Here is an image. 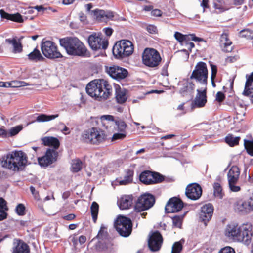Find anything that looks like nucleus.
I'll return each mask as SVG.
<instances>
[{
  "label": "nucleus",
  "instance_id": "nucleus-39",
  "mask_svg": "<svg viewBox=\"0 0 253 253\" xmlns=\"http://www.w3.org/2000/svg\"><path fill=\"white\" fill-rule=\"evenodd\" d=\"M91 214L94 223H96L97 220L99 205L96 202H93L90 207Z\"/></svg>",
  "mask_w": 253,
  "mask_h": 253
},
{
  "label": "nucleus",
  "instance_id": "nucleus-57",
  "mask_svg": "<svg viewBox=\"0 0 253 253\" xmlns=\"http://www.w3.org/2000/svg\"><path fill=\"white\" fill-rule=\"evenodd\" d=\"M225 98V94L221 91H218L216 94V100L218 102H222Z\"/></svg>",
  "mask_w": 253,
  "mask_h": 253
},
{
  "label": "nucleus",
  "instance_id": "nucleus-62",
  "mask_svg": "<svg viewBox=\"0 0 253 253\" xmlns=\"http://www.w3.org/2000/svg\"><path fill=\"white\" fill-rule=\"evenodd\" d=\"M190 41H194L195 42H206L203 38L197 37L194 34H190Z\"/></svg>",
  "mask_w": 253,
  "mask_h": 253
},
{
  "label": "nucleus",
  "instance_id": "nucleus-42",
  "mask_svg": "<svg viewBox=\"0 0 253 253\" xmlns=\"http://www.w3.org/2000/svg\"><path fill=\"white\" fill-rule=\"evenodd\" d=\"M244 145L247 153L251 156H253V139L251 140L245 139Z\"/></svg>",
  "mask_w": 253,
  "mask_h": 253
},
{
  "label": "nucleus",
  "instance_id": "nucleus-36",
  "mask_svg": "<svg viewBox=\"0 0 253 253\" xmlns=\"http://www.w3.org/2000/svg\"><path fill=\"white\" fill-rule=\"evenodd\" d=\"M113 244L110 242H98L95 245V249L98 252H102L106 251L109 249L112 248Z\"/></svg>",
  "mask_w": 253,
  "mask_h": 253
},
{
  "label": "nucleus",
  "instance_id": "nucleus-20",
  "mask_svg": "<svg viewBox=\"0 0 253 253\" xmlns=\"http://www.w3.org/2000/svg\"><path fill=\"white\" fill-rule=\"evenodd\" d=\"M93 16L99 22L107 23L109 20H113L114 17V13L111 11L96 9L91 11Z\"/></svg>",
  "mask_w": 253,
  "mask_h": 253
},
{
  "label": "nucleus",
  "instance_id": "nucleus-1",
  "mask_svg": "<svg viewBox=\"0 0 253 253\" xmlns=\"http://www.w3.org/2000/svg\"><path fill=\"white\" fill-rule=\"evenodd\" d=\"M87 93L96 100L105 101L112 96L113 88L106 80L97 79L90 82L86 86Z\"/></svg>",
  "mask_w": 253,
  "mask_h": 253
},
{
  "label": "nucleus",
  "instance_id": "nucleus-23",
  "mask_svg": "<svg viewBox=\"0 0 253 253\" xmlns=\"http://www.w3.org/2000/svg\"><path fill=\"white\" fill-rule=\"evenodd\" d=\"M115 98L118 104H123L126 102L128 98V91L127 89L122 88L119 84H114Z\"/></svg>",
  "mask_w": 253,
  "mask_h": 253
},
{
  "label": "nucleus",
  "instance_id": "nucleus-13",
  "mask_svg": "<svg viewBox=\"0 0 253 253\" xmlns=\"http://www.w3.org/2000/svg\"><path fill=\"white\" fill-rule=\"evenodd\" d=\"M105 72L113 79L120 82L125 80L128 76V71L117 65L105 67Z\"/></svg>",
  "mask_w": 253,
  "mask_h": 253
},
{
  "label": "nucleus",
  "instance_id": "nucleus-50",
  "mask_svg": "<svg viewBox=\"0 0 253 253\" xmlns=\"http://www.w3.org/2000/svg\"><path fill=\"white\" fill-rule=\"evenodd\" d=\"M213 7L216 10V12L217 13L222 12L225 10L224 6L219 1L214 2Z\"/></svg>",
  "mask_w": 253,
  "mask_h": 253
},
{
  "label": "nucleus",
  "instance_id": "nucleus-26",
  "mask_svg": "<svg viewBox=\"0 0 253 253\" xmlns=\"http://www.w3.org/2000/svg\"><path fill=\"white\" fill-rule=\"evenodd\" d=\"M29 245L21 239H16L12 248V253H30Z\"/></svg>",
  "mask_w": 253,
  "mask_h": 253
},
{
  "label": "nucleus",
  "instance_id": "nucleus-25",
  "mask_svg": "<svg viewBox=\"0 0 253 253\" xmlns=\"http://www.w3.org/2000/svg\"><path fill=\"white\" fill-rule=\"evenodd\" d=\"M219 44L222 50L225 52H230L233 48L231 46L232 42L229 38L227 31H224L221 35L219 39Z\"/></svg>",
  "mask_w": 253,
  "mask_h": 253
},
{
  "label": "nucleus",
  "instance_id": "nucleus-64",
  "mask_svg": "<svg viewBox=\"0 0 253 253\" xmlns=\"http://www.w3.org/2000/svg\"><path fill=\"white\" fill-rule=\"evenodd\" d=\"M80 20L84 24L87 23V16L83 12H80L79 13Z\"/></svg>",
  "mask_w": 253,
  "mask_h": 253
},
{
  "label": "nucleus",
  "instance_id": "nucleus-54",
  "mask_svg": "<svg viewBox=\"0 0 253 253\" xmlns=\"http://www.w3.org/2000/svg\"><path fill=\"white\" fill-rule=\"evenodd\" d=\"M106 229V228L104 226H102L98 232L97 237L99 239H102L103 237H106L108 234Z\"/></svg>",
  "mask_w": 253,
  "mask_h": 253
},
{
  "label": "nucleus",
  "instance_id": "nucleus-6",
  "mask_svg": "<svg viewBox=\"0 0 253 253\" xmlns=\"http://www.w3.org/2000/svg\"><path fill=\"white\" fill-rule=\"evenodd\" d=\"M114 227L122 237H128L132 231V222L131 219L123 215H119L114 222Z\"/></svg>",
  "mask_w": 253,
  "mask_h": 253
},
{
  "label": "nucleus",
  "instance_id": "nucleus-37",
  "mask_svg": "<svg viewBox=\"0 0 253 253\" xmlns=\"http://www.w3.org/2000/svg\"><path fill=\"white\" fill-rule=\"evenodd\" d=\"M240 137H233L232 134H228L225 138V141L230 147H234L239 144Z\"/></svg>",
  "mask_w": 253,
  "mask_h": 253
},
{
  "label": "nucleus",
  "instance_id": "nucleus-16",
  "mask_svg": "<svg viewBox=\"0 0 253 253\" xmlns=\"http://www.w3.org/2000/svg\"><path fill=\"white\" fill-rule=\"evenodd\" d=\"M253 236V226L251 223H247L240 226L238 242L248 245L251 243Z\"/></svg>",
  "mask_w": 253,
  "mask_h": 253
},
{
  "label": "nucleus",
  "instance_id": "nucleus-31",
  "mask_svg": "<svg viewBox=\"0 0 253 253\" xmlns=\"http://www.w3.org/2000/svg\"><path fill=\"white\" fill-rule=\"evenodd\" d=\"M134 170L130 169H126L125 170L124 179L118 181L121 185H126L132 183L134 175Z\"/></svg>",
  "mask_w": 253,
  "mask_h": 253
},
{
  "label": "nucleus",
  "instance_id": "nucleus-41",
  "mask_svg": "<svg viewBox=\"0 0 253 253\" xmlns=\"http://www.w3.org/2000/svg\"><path fill=\"white\" fill-rule=\"evenodd\" d=\"M83 163L79 159L72 160L71 170L73 172H78L82 169Z\"/></svg>",
  "mask_w": 253,
  "mask_h": 253
},
{
  "label": "nucleus",
  "instance_id": "nucleus-40",
  "mask_svg": "<svg viewBox=\"0 0 253 253\" xmlns=\"http://www.w3.org/2000/svg\"><path fill=\"white\" fill-rule=\"evenodd\" d=\"M58 116V114L47 115L41 114L37 117L36 121L38 122H48L57 118Z\"/></svg>",
  "mask_w": 253,
  "mask_h": 253
},
{
  "label": "nucleus",
  "instance_id": "nucleus-51",
  "mask_svg": "<svg viewBox=\"0 0 253 253\" xmlns=\"http://www.w3.org/2000/svg\"><path fill=\"white\" fill-rule=\"evenodd\" d=\"M22 126H17L11 128L10 129L9 132H8L9 137L14 136L17 134L19 133V132L22 129Z\"/></svg>",
  "mask_w": 253,
  "mask_h": 253
},
{
  "label": "nucleus",
  "instance_id": "nucleus-30",
  "mask_svg": "<svg viewBox=\"0 0 253 253\" xmlns=\"http://www.w3.org/2000/svg\"><path fill=\"white\" fill-rule=\"evenodd\" d=\"M42 144L45 146L51 147L55 150L60 146V141L56 137L53 136H45L41 139Z\"/></svg>",
  "mask_w": 253,
  "mask_h": 253
},
{
  "label": "nucleus",
  "instance_id": "nucleus-44",
  "mask_svg": "<svg viewBox=\"0 0 253 253\" xmlns=\"http://www.w3.org/2000/svg\"><path fill=\"white\" fill-rule=\"evenodd\" d=\"M175 38L179 42H182L184 41L188 42L190 41V34L189 35H183L179 32H176L174 35Z\"/></svg>",
  "mask_w": 253,
  "mask_h": 253
},
{
  "label": "nucleus",
  "instance_id": "nucleus-10",
  "mask_svg": "<svg viewBox=\"0 0 253 253\" xmlns=\"http://www.w3.org/2000/svg\"><path fill=\"white\" fill-rule=\"evenodd\" d=\"M165 176L156 171L146 170L139 175V180L145 185H153L161 183L165 180Z\"/></svg>",
  "mask_w": 253,
  "mask_h": 253
},
{
  "label": "nucleus",
  "instance_id": "nucleus-53",
  "mask_svg": "<svg viewBox=\"0 0 253 253\" xmlns=\"http://www.w3.org/2000/svg\"><path fill=\"white\" fill-rule=\"evenodd\" d=\"M218 253H236L234 249L230 247L226 246L221 248Z\"/></svg>",
  "mask_w": 253,
  "mask_h": 253
},
{
  "label": "nucleus",
  "instance_id": "nucleus-9",
  "mask_svg": "<svg viewBox=\"0 0 253 253\" xmlns=\"http://www.w3.org/2000/svg\"><path fill=\"white\" fill-rule=\"evenodd\" d=\"M41 50L43 54L47 58L55 59L63 57L55 43L51 41L42 42Z\"/></svg>",
  "mask_w": 253,
  "mask_h": 253
},
{
  "label": "nucleus",
  "instance_id": "nucleus-4",
  "mask_svg": "<svg viewBox=\"0 0 253 253\" xmlns=\"http://www.w3.org/2000/svg\"><path fill=\"white\" fill-rule=\"evenodd\" d=\"M107 139L105 131L97 127H91L84 130L80 140L84 143L98 146L103 144Z\"/></svg>",
  "mask_w": 253,
  "mask_h": 253
},
{
  "label": "nucleus",
  "instance_id": "nucleus-59",
  "mask_svg": "<svg viewBox=\"0 0 253 253\" xmlns=\"http://www.w3.org/2000/svg\"><path fill=\"white\" fill-rule=\"evenodd\" d=\"M3 209L5 210H8L7 202L3 198L0 197V210Z\"/></svg>",
  "mask_w": 253,
  "mask_h": 253
},
{
  "label": "nucleus",
  "instance_id": "nucleus-52",
  "mask_svg": "<svg viewBox=\"0 0 253 253\" xmlns=\"http://www.w3.org/2000/svg\"><path fill=\"white\" fill-rule=\"evenodd\" d=\"M11 83V87H20L28 85L27 83L23 81H12Z\"/></svg>",
  "mask_w": 253,
  "mask_h": 253
},
{
  "label": "nucleus",
  "instance_id": "nucleus-3",
  "mask_svg": "<svg viewBox=\"0 0 253 253\" xmlns=\"http://www.w3.org/2000/svg\"><path fill=\"white\" fill-rule=\"evenodd\" d=\"M28 158L22 151H14L3 156L0 160L2 167L14 171L22 170L27 165Z\"/></svg>",
  "mask_w": 253,
  "mask_h": 253
},
{
  "label": "nucleus",
  "instance_id": "nucleus-34",
  "mask_svg": "<svg viewBox=\"0 0 253 253\" xmlns=\"http://www.w3.org/2000/svg\"><path fill=\"white\" fill-rule=\"evenodd\" d=\"M247 81L243 92L244 95H249L251 94V89H253V72L248 76L246 75Z\"/></svg>",
  "mask_w": 253,
  "mask_h": 253
},
{
  "label": "nucleus",
  "instance_id": "nucleus-32",
  "mask_svg": "<svg viewBox=\"0 0 253 253\" xmlns=\"http://www.w3.org/2000/svg\"><path fill=\"white\" fill-rule=\"evenodd\" d=\"M100 120L102 125L107 129L110 128L112 126H114L115 124V120L112 115H103L101 116Z\"/></svg>",
  "mask_w": 253,
  "mask_h": 253
},
{
  "label": "nucleus",
  "instance_id": "nucleus-48",
  "mask_svg": "<svg viewBox=\"0 0 253 253\" xmlns=\"http://www.w3.org/2000/svg\"><path fill=\"white\" fill-rule=\"evenodd\" d=\"M15 211L19 216H23L26 214V208L23 204H18L16 207Z\"/></svg>",
  "mask_w": 253,
  "mask_h": 253
},
{
  "label": "nucleus",
  "instance_id": "nucleus-56",
  "mask_svg": "<svg viewBox=\"0 0 253 253\" xmlns=\"http://www.w3.org/2000/svg\"><path fill=\"white\" fill-rule=\"evenodd\" d=\"M239 59V56L237 55L234 56H228L226 58L225 61L227 63H232L236 62Z\"/></svg>",
  "mask_w": 253,
  "mask_h": 253
},
{
  "label": "nucleus",
  "instance_id": "nucleus-63",
  "mask_svg": "<svg viewBox=\"0 0 253 253\" xmlns=\"http://www.w3.org/2000/svg\"><path fill=\"white\" fill-rule=\"evenodd\" d=\"M7 211L4 209L0 210V221H2L7 218L8 215Z\"/></svg>",
  "mask_w": 253,
  "mask_h": 253
},
{
  "label": "nucleus",
  "instance_id": "nucleus-58",
  "mask_svg": "<svg viewBox=\"0 0 253 253\" xmlns=\"http://www.w3.org/2000/svg\"><path fill=\"white\" fill-rule=\"evenodd\" d=\"M147 31L150 34H156L157 33V28L154 25H149L146 28Z\"/></svg>",
  "mask_w": 253,
  "mask_h": 253
},
{
  "label": "nucleus",
  "instance_id": "nucleus-21",
  "mask_svg": "<svg viewBox=\"0 0 253 253\" xmlns=\"http://www.w3.org/2000/svg\"><path fill=\"white\" fill-rule=\"evenodd\" d=\"M213 206L211 203L206 204L201 209L200 212V219L205 225L211 219L213 213Z\"/></svg>",
  "mask_w": 253,
  "mask_h": 253
},
{
  "label": "nucleus",
  "instance_id": "nucleus-19",
  "mask_svg": "<svg viewBox=\"0 0 253 253\" xmlns=\"http://www.w3.org/2000/svg\"><path fill=\"white\" fill-rule=\"evenodd\" d=\"M202 194V189L200 185L194 183L188 185L185 191L186 196L192 200H196L200 198Z\"/></svg>",
  "mask_w": 253,
  "mask_h": 253
},
{
  "label": "nucleus",
  "instance_id": "nucleus-45",
  "mask_svg": "<svg viewBox=\"0 0 253 253\" xmlns=\"http://www.w3.org/2000/svg\"><path fill=\"white\" fill-rule=\"evenodd\" d=\"M116 126L117 127V130L120 132H126V125L125 122L122 120H115V124L114 126Z\"/></svg>",
  "mask_w": 253,
  "mask_h": 253
},
{
  "label": "nucleus",
  "instance_id": "nucleus-22",
  "mask_svg": "<svg viewBox=\"0 0 253 253\" xmlns=\"http://www.w3.org/2000/svg\"><path fill=\"white\" fill-rule=\"evenodd\" d=\"M233 209L235 212L242 214H248L251 212V208L248 200L238 199L233 204Z\"/></svg>",
  "mask_w": 253,
  "mask_h": 253
},
{
  "label": "nucleus",
  "instance_id": "nucleus-33",
  "mask_svg": "<svg viewBox=\"0 0 253 253\" xmlns=\"http://www.w3.org/2000/svg\"><path fill=\"white\" fill-rule=\"evenodd\" d=\"M5 42L13 46L12 52L14 53H18L22 51L23 46L20 42H18L15 38L12 39H6Z\"/></svg>",
  "mask_w": 253,
  "mask_h": 253
},
{
  "label": "nucleus",
  "instance_id": "nucleus-27",
  "mask_svg": "<svg viewBox=\"0 0 253 253\" xmlns=\"http://www.w3.org/2000/svg\"><path fill=\"white\" fill-rule=\"evenodd\" d=\"M181 87L179 89V93L182 96L191 95L195 88V84L189 79H184L181 82Z\"/></svg>",
  "mask_w": 253,
  "mask_h": 253
},
{
  "label": "nucleus",
  "instance_id": "nucleus-2",
  "mask_svg": "<svg viewBox=\"0 0 253 253\" xmlns=\"http://www.w3.org/2000/svg\"><path fill=\"white\" fill-rule=\"evenodd\" d=\"M60 45L70 56L85 57L89 55L85 44L76 37H66L59 39Z\"/></svg>",
  "mask_w": 253,
  "mask_h": 253
},
{
  "label": "nucleus",
  "instance_id": "nucleus-55",
  "mask_svg": "<svg viewBox=\"0 0 253 253\" xmlns=\"http://www.w3.org/2000/svg\"><path fill=\"white\" fill-rule=\"evenodd\" d=\"M210 66L211 68V78H216L217 73V67L216 65L213 64H211Z\"/></svg>",
  "mask_w": 253,
  "mask_h": 253
},
{
  "label": "nucleus",
  "instance_id": "nucleus-18",
  "mask_svg": "<svg viewBox=\"0 0 253 253\" xmlns=\"http://www.w3.org/2000/svg\"><path fill=\"white\" fill-rule=\"evenodd\" d=\"M183 207V202L179 198L173 197L169 199L165 206V211L167 213L177 212Z\"/></svg>",
  "mask_w": 253,
  "mask_h": 253
},
{
  "label": "nucleus",
  "instance_id": "nucleus-35",
  "mask_svg": "<svg viewBox=\"0 0 253 253\" xmlns=\"http://www.w3.org/2000/svg\"><path fill=\"white\" fill-rule=\"evenodd\" d=\"M28 59L31 61H43L44 59L40 51L37 48H35L32 52L28 55Z\"/></svg>",
  "mask_w": 253,
  "mask_h": 253
},
{
  "label": "nucleus",
  "instance_id": "nucleus-15",
  "mask_svg": "<svg viewBox=\"0 0 253 253\" xmlns=\"http://www.w3.org/2000/svg\"><path fill=\"white\" fill-rule=\"evenodd\" d=\"M58 156V153L56 150L48 148L44 156L38 158V162L41 166L47 167L55 162Z\"/></svg>",
  "mask_w": 253,
  "mask_h": 253
},
{
  "label": "nucleus",
  "instance_id": "nucleus-28",
  "mask_svg": "<svg viewBox=\"0 0 253 253\" xmlns=\"http://www.w3.org/2000/svg\"><path fill=\"white\" fill-rule=\"evenodd\" d=\"M197 94L194 101V105L198 108L203 107L207 102V86H205L203 90L197 89Z\"/></svg>",
  "mask_w": 253,
  "mask_h": 253
},
{
  "label": "nucleus",
  "instance_id": "nucleus-49",
  "mask_svg": "<svg viewBox=\"0 0 253 253\" xmlns=\"http://www.w3.org/2000/svg\"><path fill=\"white\" fill-rule=\"evenodd\" d=\"M126 137V132H120V133H114L112 137V141L117 140H123Z\"/></svg>",
  "mask_w": 253,
  "mask_h": 253
},
{
  "label": "nucleus",
  "instance_id": "nucleus-38",
  "mask_svg": "<svg viewBox=\"0 0 253 253\" xmlns=\"http://www.w3.org/2000/svg\"><path fill=\"white\" fill-rule=\"evenodd\" d=\"M213 187L214 195L219 199H222L224 195V193L223 192L222 187L221 184L218 182H215L213 184Z\"/></svg>",
  "mask_w": 253,
  "mask_h": 253
},
{
  "label": "nucleus",
  "instance_id": "nucleus-61",
  "mask_svg": "<svg viewBox=\"0 0 253 253\" xmlns=\"http://www.w3.org/2000/svg\"><path fill=\"white\" fill-rule=\"evenodd\" d=\"M30 189L35 198L37 200H39L40 196L39 192L36 190L35 188L33 186H31L30 187Z\"/></svg>",
  "mask_w": 253,
  "mask_h": 253
},
{
  "label": "nucleus",
  "instance_id": "nucleus-24",
  "mask_svg": "<svg viewBox=\"0 0 253 253\" xmlns=\"http://www.w3.org/2000/svg\"><path fill=\"white\" fill-rule=\"evenodd\" d=\"M240 226L235 223L230 224L227 225L225 235L234 241L238 242L240 234Z\"/></svg>",
  "mask_w": 253,
  "mask_h": 253
},
{
  "label": "nucleus",
  "instance_id": "nucleus-60",
  "mask_svg": "<svg viewBox=\"0 0 253 253\" xmlns=\"http://www.w3.org/2000/svg\"><path fill=\"white\" fill-rule=\"evenodd\" d=\"M0 137L2 138L9 137V133L4 129V126H3L0 128Z\"/></svg>",
  "mask_w": 253,
  "mask_h": 253
},
{
  "label": "nucleus",
  "instance_id": "nucleus-7",
  "mask_svg": "<svg viewBox=\"0 0 253 253\" xmlns=\"http://www.w3.org/2000/svg\"><path fill=\"white\" fill-rule=\"evenodd\" d=\"M208 78V70L207 64L202 61L198 62L190 76V79L194 80L205 86H207Z\"/></svg>",
  "mask_w": 253,
  "mask_h": 253
},
{
  "label": "nucleus",
  "instance_id": "nucleus-12",
  "mask_svg": "<svg viewBox=\"0 0 253 253\" xmlns=\"http://www.w3.org/2000/svg\"><path fill=\"white\" fill-rule=\"evenodd\" d=\"M88 43L90 47L94 51L105 50L108 45V41L103 39L101 34L96 33H93L89 36Z\"/></svg>",
  "mask_w": 253,
  "mask_h": 253
},
{
  "label": "nucleus",
  "instance_id": "nucleus-17",
  "mask_svg": "<svg viewBox=\"0 0 253 253\" xmlns=\"http://www.w3.org/2000/svg\"><path fill=\"white\" fill-rule=\"evenodd\" d=\"M163 238L162 234L158 231H155L150 235L148 246L149 249L152 252L159 251L162 246Z\"/></svg>",
  "mask_w": 253,
  "mask_h": 253
},
{
  "label": "nucleus",
  "instance_id": "nucleus-8",
  "mask_svg": "<svg viewBox=\"0 0 253 253\" xmlns=\"http://www.w3.org/2000/svg\"><path fill=\"white\" fill-rule=\"evenodd\" d=\"M142 58L143 64L151 68L158 67L162 60L159 52L156 49L151 48L144 49Z\"/></svg>",
  "mask_w": 253,
  "mask_h": 253
},
{
  "label": "nucleus",
  "instance_id": "nucleus-11",
  "mask_svg": "<svg viewBox=\"0 0 253 253\" xmlns=\"http://www.w3.org/2000/svg\"><path fill=\"white\" fill-rule=\"evenodd\" d=\"M155 202L154 196L151 194L145 193L139 196L135 205V210L141 212L151 208Z\"/></svg>",
  "mask_w": 253,
  "mask_h": 253
},
{
  "label": "nucleus",
  "instance_id": "nucleus-46",
  "mask_svg": "<svg viewBox=\"0 0 253 253\" xmlns=\"http://www.w3.org/2000/svg\"><path fill=\"white\" fill-rule=\"evenodd\" d=\"M9 20L17 23H22L23 22L22 15L18 12L15 14H10Z\"/></svg>",
  "mask_w": 253,
  "mask_h": 253
},
{
  "label": "nucleus",
  "instance_id": "nucleus-5",
  "mask_svg": "<svg viewBox=\"0 0 253 253\" xmlns=\"http://www.w3.org/2000/svg\"><path fill=\"white\" fill-rule=\"evenodd\" d=\"M134 51L133 43L129 40L118 41L113 48V53L118 58H123L131 55Z\"/></svg>",
  "mask_w": 253,
  "mask_h": 253
},
{
  "label": "nucleus",
  "instance_id": "nucleus-47",
  "mask_svg": "<svg viewBox=\"0 0 253 253\" xmlns=\"http://www.w3.org/2000/svg\"><path fill=\"white\" fill-rule=\"evenodd\" d=\"M182 249L183 246L180 241L175 242L172 247L171 253H180Z\"/></svg>",
  "mask_w": 253,
  "mask_h": 253
},
{
  "label": "nucleus",
  "instance_id": "nucleus-29",
  "mask_svg": "<svg viewBox=\"0 0 253 253\" xmlns=\"http://www.w3.org/2000/svg\"><path fill=\"white\" fill-rule=\"evenodd\" d=\"M133 197L132 195L122 196L118 201L119 207L121 210L129 209L132 206Z\"/></svg>",
  "mask_w": 253,
  "mask_h": 253
},
{
  "label": "nucleus",
  "instance_id": "nucleus-14",
  "mask_svg": "<svg viewBox=\"0 0 253 253\" xmlns=\"http://www.w3.org/2000/svg\"><path fill=\"white\" fill-rule=\"evenodd\" d=\"M240 174V169L237 166H232L227 173L229 187L232 192H237L241 190V187L236 185L238 182Z\"/></svg>",
  "mask_w": 253,
  "mask_h": 253
},
{
  "label": "nucleus",
  "instance_id": "nucleus-43",
  "mask_svg": "<svg viewBox=\"0 0 253 253\" xmlns=\"http://www.w3.org/2000/svg\"><path fill=\"white\" fill-rule=\"evenodd\" d=\"M184 215H175L171 217L173 226L181 228Z\"/></svg>",
  "mask_w": 253,
  "mask_h": 253
}]
</instances>
